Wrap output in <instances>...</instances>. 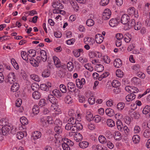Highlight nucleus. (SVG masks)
I'll return each mask as SVG.
<instances>
[{
	"label": "nucleus",
	"instance_id": "6ab92c4d",
	"mask_svg": "<svg viewBox=\"0 0 150 150\" xmlns=\"http://www.w3.org/2000/svg\"><path fill=\"white\" fill-rule=\"evenodd\" d=\"M54 96L52 95H49L47 99V100H49L52 104H56L57 102V99Z\"/></svg>",
	"mask_w": 150,
	"mask_h": 150
},
{
	"label": "nucleus",
	"instance_id": "a18cd8bd",
	"mask_svg": "<svg viewBox=\"0 0 150 150\" xmlns=\"http://www.w3.org/2000/svg\"><path fill=\"white\" fill-rule=\"evenodd\" d=\"M150 111V106L146 105L145 106L142 111V113L144 114L148 113Z\"/></svg>",
	"mask_w": 150,
	"mask_h": 150
},
{
	"label": "nucleus",
	"instance_id": "c03bdc74",
	"mask_svg": "<svg viewBox=\"0 0 150 150\" xmlns=\"http://www.w3.org/2000/svg\"><path fill=\"white\" fill-rule=\"evenodd\" d=\"M8 124V122L6 121L5 119H2L0 120V125L2 127L7 126Z\"/></svg>",
	"mask_w": 150,
	"mask_h": 150
},
{
	"label": "nucleus",
	"instance_id": "39448f33",
	"mask_svg": "<svg viewBox=\"0 0 150 150\" xmlns=\"http://www.w3.org/2000/svg\"><path fill=\"white\" fill-rule=\"evenodd\" d=\"M127 13L130 15H134L136 18H137L139 16L138 12H136L135 8L133 7H129L128 9Z\"/></svg>",
	"mask_w": 150,
	"mask_h": 150
},
{
	"label": "nucleus",
	"instance_id": "393cba45",
	"mask_svg": "<svg viewBox=\"0 0 150 150\" xmlns=\"http://www.w3.org/2000/svg\"><path fill=\"white\" fill-rule=\"evenodd\" d=\"M86 119L89 121H90L93 119V114L90 111L86 112Z\"/></svg>",
	"mask_w": 150,
	"mask_h": 150
},
{
	"label": "nucleus",
	"instance_id": "a878e982",
	"mask_svg": "<svg viewBox=\"0 0 150 150\" xmlns=\"http://www.w3.org/2000/svg\"><path fill=\"white\" fill-rule=\"evenodd\" d=\"M84 43L85 44L92 45L93 40L92 38L89 37H86L83 40Z\"/></svg>",
	"mask_w": 150,
	"mask_h": 150
},
{
	"label": "nucleus",
	"instance_id": "423d86ee",
	"mask_svg": "<svg viewBox=\"0 0 150 150\" xmlns=\"http://www.w3.org/2000/svg\"><path fill=\"white\" fill-rule=\"evenodd\" d=\"M76 82L77 87L81 89L82 88L83 85L85 83V80L84 78H82L81 80L78 79H76Z\"/></svg>",
	"mask_w": 150,
	"mask_h": 150
},
{
	"label": "nucleus",
	"instance_id": "603ef678",
	"mask_svg": "<svg viewBox=\"0 0 150 150\" xmlns=\"http://www.w3.org/2000/svg\"><path fill=\"white\" fill-rule=\"evenodd\" d=\"M144 136L146 138H149L150 137V130L149 129L145 130L144 132Z\"/></svg>",
	"mask_w": 150,
	"mask_h": 150
},
{
	"label": "nucleus",
	"instance_id": "13d9d810",
	"mask_svg": "<svg viewBox=\"0 0 150 150\" xmlns=\"http://www.w3.org/2000/svg\"><path fill=\"white\" fill-rule=\"evenodd\" d=\"M95 98L93 96H91L88 99V101L89 103L91 105L94 104L95 103Z\"/></svg>",
	"mask_w": 150,
	"mask_h": 150
},
{
	"label": "nucleus",
	"instance_id": "052dcab7",
	"mask_svg": "<svg viewBox=\"0 0 150 150\" xmlns=\"http://www.w3.org/2000/svg\"><path fill=\"white\" fill-rule=\"evenodd\" d=\"M38 104L41 107H43L46 104V101L44 99H41L39 101Z\"/></svg>",
	"mask_w": 150,
	"mask_h": 150
},
{
	"label": "nucleus",
	"instance_id": "c756f323",
	"mask_svg": "<svg viewBox=\"0 0 150 150\" xmlns=\"http://www.w3.org/2000/svg\"><path fill=\"white\" fill-rule=\"evenodd\" d=\"M34 115H37L39 112V107L37 105H35L32 109Z\"/></svg>",
	"mask_w": 150,
	"mask_h": 150
},
{
	"label": "nucleus",
	"instance_id": "aec40b11",
	"mask_svg": "<svg viewBox=\"0 0 150 150\" xmlns=\"http://www.w3.org/2000/svg\"><path fill=\"white\" fill-rule=\"evenodd\" d=\"M40 53L42 61L43 62H46L47 59V57L46 52L45 50H42L40 51Z\"/></svg>",
	"mask_w": 150,
	"mask_h": 150
},
{
	"label": "nucleus",
	"instance_id": "f704fd0d",
	"mask_svg": "<svg viewBox=\"0 0 150 150\" xmlns=\"http://www.w3.org/2000/svg\"><path fill=\"white\" fill-rule=\"evenodd\" d=\"M65 101L66 103L68 104H71L73 102L72 98L69 96H67L65 98Z\"/></svg>",
	"mask_w": 150,
	"mask_h": 150
},
{
	"label": "nucleus",
	"instance_id": "8fccbe9b",
	"mask_svg": "<svg viewBox=\"0 0 150 150\" xmlns=\"http://www.w3.org/2000/svg\"><path fill=\"white\" fill-rule=\"evenodd\" d=\"M86 24L88 26L91 27L94 25V22L92 19H88L86 21Z\"/></svg>",
	"mask_w": 150,
	"mask_h": 150
},
{
	"label": "nucleus",
	"instance_id": "e2e57ef3",
	"mask_svg": "<svg viewBox=\"0 0 150 150\" xmlns=\"http://www.w3.org/2000/svg\"><path fill=\"white\" fill-rule=\"evenodd\" d=\"M84 67L87 69L89 70L90 71H92L93 70V68L91 66V64L87 63L85 64Z\"/></svg>",
	"mask_w": 150,
	"mask_h": 150
},
{
	"label": "nucleus",
	"instance_id": "9d476101",
	"mask_svg": "<svg viewBox=\"0 0 150 150\" xmlns=\"http://www.w3.org/2000/svg\"><path fill=\"white\" fill-rule=\"evenodd\" d=\"M95 41L98 44H100L103 41V36L100 34H98L95 36Z\"/></svg>",
	"mask_w": 150,
	"mask_h": 150
},
{
	"label": "nucleus",
	"instance_id": "dca6fc26",
	"mask_svg": "<svg viewBox=\"0 0 150 150\" xmlns=\"http://www.w3.org/2000/svg\"><path fill=\"white\" fill-rule=\"evenodd\" d=\"M113 136L115 139L117 141H119L121 139V134L119 131H115L113 133Z\"/></svg>",
	"mask_w": 150,
	"mask_h": 150
},
{
	"label": "nucleus",
	"instance_id": "0eeeda50",
	"mask_svg": "<svg viewBox=\"0 0 150 150\" xmlns=\"http://www.w3.org/2000/svg\"><path fill=\"white\" fill-rule=\"evenodd\" d=\"M129 17L127 14H123L120 19L121 22L122 24H125L129 22Z\"/></svg>",
	"mask_w": 150,
	"mask_h": 150
},
{
	"label": "nucleus",
	"instance_id": "2eb2a0df",
	"mask_svg": "<svg viewBox=\"0 0 150 150\" xmlns=\"http://www.w3.org/2000/svg\"><path fill=\"white\" fill-rule=\"evenodd\" d=\"M82 136L80 133H77L74 135V139L76 142H79L82 140Z\"/></svg>",
	"mask_w": 150,
	"mask_h": 150
},
{
	"label": "nucleus",
	"instance_id": "c85d7f7f",
	"mask_svg": "<svg viewBox=\"0 0 150 150\" xmlns=\"http://www.w3.org/2000/svg\"><path fill=\"white\" fill-rule=\"evenodd\" d=\"M27 53L28 57L30 58L35 57L36 55V52L35 50L33 49H31L29 50Z\"/></svg>",
	"mask_w": 150,
	"mask_h": 150
},
{
	"label": "nucleus",
	"instance_id": "79ce46f5",
	"mask_svg": "<svg viewBox=\"0 0 150 150\" xmlns=\"http://www.w3.org/2000/svg\"><path fill=\"white\" fill-rule=\"evenodd\" d=\"M140 137L137 135H134L132 137V140L133 142L135 144L138 143L140 140Z\"/></svg>",
	"mask_w": 150,
	"mask_h": 150
},
{
	"label": "nucleus",
	"instance_id": "f3484780",
	"mask_svg": "<svg viewBox=\"0 0 150 150\" xmlns=\"http://www.w3.org/2000/svg\"><path fill=\"white\" fill-rule=\"evenodd\" d=\"M53 95L57 98H60L62 96V93L57 89H54L52 91Z\"/></svg>",
	"mask_w": 150,
	"mask_h": 150
},
{
	"label": "nucleus",
	"instance_id": "1a4fd4ad",
	"mask_svg": "<svg viewBox=\"0 0 150 150\" xmlns=\"http://www.w3.org/2000/svg\"><path fill=\"white\" fill-rule=\"evenodd\" d=\"M120 21L119 19L117 18H112L109 21V24L112 27H114L116 26Z\"/></svg>",
	"mask_w": 150,
	"mask_h": 150
},
{
	"label": "nucleus",
	"instance_id": "680f3d73",
	"mask_svg": "<svg viewBox=\"0 0 150 150\" xmlns=\"http://www.w3.org/2000/svg\"><path fill=\"white\" fill-rule=\"evenodd\" d=\"M97 71L100 72L103 71V66L100 64H98L96 65Z\"/></svg>",
	"mask_w": 150,
	"mask_h": 150
},
{
	"label": "nucleus",
	"instance_id": "9b49d317",
	"mask_svg": "<svg viewBox=\"0 0 150 150\" xmlns=\"http://www.w3.org/2000/svg\"><path fill=\"white\" fill-rule=\"evenodd\" d=\"M52 6L54 8L59 9H62L64 7L63 5L61 3L57 1L53 3Z\"/></svg>",
	"mask_w": 150,
	"mask_h": 150
},
{
	"label": "nucleus",
	"instance_id": "774afa93",
	"mask_svg": "<svg viewBox=\"0 0 150 150\" xmlns=\"http://www.w3.org/2000/svg\"><path fill=\"white\" fill-rule=\"evenodd\" d=\"M54 124L55 126H62V122L59 119H56L54 121Z\"/></svg>",
	"mask_w": 150,
	"mask_h": 150
},
{
	"label": "nucleus",
	"instance_id": "864d4df0",
	"mask_svg": "<svg viewBox=\"0 0 150 150\" xmlns=\"http://www.w3.org/2000/svg\"><path fill=\"white\" fill-rule=\"evenodd\" d=\"M125 106V104L123 103H120L117 105V108L118 110H123Z\"/></svg>",
	"mask_w": 150,
	"mask_h": 150
},
{
	"label": "nucleus",
	"instance_id": "69168bd1",
	"mask_svg": "<svg viewBox=\"0 0 150 150\" xmlns=\"http://www.w3.org/2000/svg\"><path fill=\"white\" fill-rule=\"evenodd\" d=\"M23 134L22 132H18L16 134V137L18 139H21L23 138Z\"/></svg>",
	"mask_w": 150,
	"mask_h": 150
},
{
	"label": "nucleus",
	"instance_id": "ddd939ff",
	"mask_svg": "<svg viewBox=\"0 0 150 150\" xmlns=\"http://www.w3.org/2000/svg\"><path fill=\"white\" fill-rule=\"evenodd\" d=\"M53 59L54 64L57 68H59L62 67L60 61L58 58L56 56H54Z\"/></svg>",
	"mask_w": 150,
	"mask_h": 150
},
{
	"label": "nucleus",
	"instance_id": "b1692460",
	"mask_svg": "<svg viewBox=\"0 0 150 150\" xmlns=\"http://www.w3.org/2000/svg\"><path fill=\"white\" fill-rule=\"evenodd\" d=\"M67 86L68 88V91L70 93L71 91H72L75 88V86L74 83L72 82H69L67 84Z\"/></svg>",
	"mask_w": 150,
	"mask_h": 150
},
{
	"label": "nucleus",
	"instance_id": "6e6552de",
	"mask_svg": "<svg viewBox=\"0 0 150 150\" xmlns=\"http://www.w3.org/2000/svg\"><path fill=\"white\" fill-rule=\"evenodd\" d=\"M111 12L109 9H106L104 11V20H107L109 19L111 15Z\"/></svg>",
	"mask_w": 150,
	"mask_h": 150
},
{
	"label": "nucleus",
	"instance_id": "bf43d9fd",
	"mask_svg": "<svg viewBox=\"0 0 150 150\" xmlns=\"http://www.w3.org/2000/svg\"><path fill=\"white\" fill-rule=\"evenodd\" d=\"M142 24L140 22H137L135 23L134 26V29L136 30H139L141 27Z\"/></svg>",
	"mask_w": 150,
	"mask_h": 150
},
{
	"label": "nucleus",
	"instance_id": "72a5a7b5",
	"mask_svg": "<svg viewBox=\"0 0 150 150\" xmlns=\"http://www.w3.org/2000/svg\"><path fill=\"white\" fill-rule=\"evenodd\" d=\"M107 124L108 126L112 127L115 125L114 121L111 119H108L107 121Z\"/></svg>",
	"mask_w": 150,
	"mask_h": 150
},
{
	"label": "nucleus",
	"instance_id": "3c124183",
	"mask_svg": "<svg viewBox=\"0 0 150 150\" xmlns=\"http://www.w3.org/2000/svg\"><path fill=\"white\" fill-rule=\"evenodd\" d=\"M60 90L63 93H65L67 92L66 86L63 84H61L59 86Z\"/></svg>",
	"mask_w": 150,
	"mask_h": 150
},
{
	"label": "nucleus",
	"instance_id": "a19ab883",
	"mask_svg": "<svg viewBox=\"0 0 150 150\" xmlns=\"http://www.w3.org/2000/svg\"><path fill=\"white\" fill-rule=\"evenodd\" d=\"M69 123L70 124L72 125H76V120L75 118L73 117H70L68 120Z\"/></svg>",
	"mask_w": 150,
	"mask_h": 150
},
{
	"label": "nucleus",
	"instance_id": "5701e85b",
	"mask_svg": "<svg viewBox=\"0 0 150 150\" xmlns=\"http://www.w3.org/2000/svg\"><path fill=\"white\" fill-rule=\"evenodd\" d=\"M50 74V72L48 69H44L42 72V76L43 77H49Z\"/></svg>",
	"mask_w": 150,
	"mask_h": 150
},
{
	"label": "nucleus",
	"instance_id": "bb28decb",
	"mask_svg": "<svg viewBox=\"0 0 150 150\" xmlns=\"http://www.w3.org/2000/svg\"><path fill=\"white\" fill-rule=\"evenodd\" d=\"M89 145V143L86 141L82 142L79 143V146L80 147L85 149Z\"/></svg>",
	"mask_w": 150,
	"mask_h": 150
},
{
	"label": "nucleus",
	"instance_id": "473e14b6",
	"mask_svg": "<svg viewBox=\"0 0 150 150\" xmlns=\"http://www.w3.org/2000/svg\"><path fill=\"white\" fill-rule=\"evenodd\" d=\"M116 125L118 129L120 131H121L123 127L122 121L120 120H118L116 122Z\"/></svg>",
	"mask_w": 150,
	"mask_h": 150
},
{
	"label": "nucleus",
	"instance_id": "49530a36",
	"mask_svg": "<svg viewBox=\"0 0 150 150\" xmlns=\"http://www.w3.org/2000/svg\"><path fill=\"white\" fill-rule=\"evenodd\" d=\"M131 117L135 119H138L140 117V115L139 113L137 112H134L133 113H132Z\"/></svg>",
	"mask_w": 150,
	"mask_h": 150
},
{
	"label": "nucleus",
	"instance_id": "de8ad7c7",
	"mask_svg": "<svg viewBox=\"0 0 150 150\" xmlns=\"http://www.w3.org/2000/svg\"><path fill=\"white\" fill-rule=\"evenodd\" d=\"M131 36L129 34L125 35L124 36V39L125 41L127 43L130 42L131 40Z\"/></svg>",
	"mask_w": 150,
	"mask_h": 150
},
{
	"label": "nucleus",
	"instance_id": "4468645a",
	"mask_svg": "<svg viewBox=\"0 0 150 150\" xmlns=\"http://www.w3.org/2000/svg\"><path fill=\"white\" fill-rule=\"evenodd\" d=\"M122 61L119 58H117L115 60L114 62V65L115 67L118 68L122 66Z\"/></svg>",
	"mask_w": 150,
	"mask_h": 150
},
{
	"label": "nucleus",
	"instance_id": "6e6d98bb",
	"mask_svg": "<svg viewBox=\"0 0 150 150\" xmlns=\"http://www.w3.org/2000/svg\"><path fill=\"white\" fill-rule=\"evenodd\" d=\"M31 87L32 90L35 91L38 90L39 85L36 83H33L31 85Z\"/></svg>",
	"mask_w": 150,
	"mask_h": 150
},
{
	"label": "nucleus",
	"instance_id": "4be33fe9",
	"mask_svg": "<svg viewBox=\"0 0 150 150\" xmlns=\"http://www.w3.org/2000/svg\"><path fill=\"white\" fill-rule=\"evenodd\" d=\"M11 88V91L13 92L17 91L19 88V85L17 83H13Z\"/></svg>",
	"mask_w": 150,
	"mask_h": 150
},
{
	"label": "nucleus",
	"instance_id": "338daca9",
	"mask_svg": "<svg viewBox=\"0 0 150 150\" xmlns=\"http://www.w3.org/2000/svg\"><path fill=\"white\" fill-rule=\"evenodd\" d=\"M110 61V59L107 56H104V62L105 63L107 64H109Z\"/></svg>",
	"mask_w": 150,
	"mask_h": 150
},
{
	"label": "nucleus",
	"instance_id": "412c9836",
	"mask_svg": "<svg viewBox=\"0 0 150 150\" xmlns=\"http://www.w3.org/2000/svg\"><path fill=\"white\" fill-rule=\"evenodd\" d=\"M41 96V93L38 90L35 91L32 94L33 97L35 99H38L40 98Z\"/></svg>",
	"mask_w": 150,
	"mask_h": 150
},
{
	"label": "nucleus",
	"instance_id": "5fc2aeb1",
	"mask_svg": "<svg viewBox=\"0 0 150 150\" xmlns=\"http://www.w3.org/2000/svg\"><path fill=\"white\" fill-rule=\"evenodd\" d=\"M55 131L57 134L61 133L62 132L61 126H55L54 128Z\"/></svg>",
	"mask_w": 150,
	"mask_h": 150
},
{
	"label": "nucleus",
	"instance_id": "4c0bfd02",
	"mask_svg": "<svg viewBox=\"0 0 150 150\" xmlns=\"http://www.w3.org/2000/svg\"><path fill=\"white\" fill-rule=\"evenodd\" d=\"M132 82L133 83L135 84H139L141 82L140 79L139 78L134 77L132 79Z\"/></svg>",
	"mask_w": 150,
	"mask_h": 150
},
{
	"label": "nucleus",
	"instance_id": "2f4dec72",
	"mask_svg": "<svg viewBox=\"0 0 150 150\" xmlns=\"http://www.w3.org/2000/svg\"><path fill=\"white\" fill-rule=\"evenodd\" d=\"M21 55L22 58L24 60L28 62V54H27V53L25 51H22L21 52Z\"/></svg>",
	"mask_w": 150,
	"mask_h": 150
},
{
	"label": "nucleus",
	"instance_id": "c9c22d12",
	"mask_svg": "<svg viewBox=\"0 0 150 150\" xmlns=\"http://www.w3.org/2000/svg\"><path fill=\"white\" fill-rule=\"evenodd\" d=\"M20 121L21 124L23 125H27L28 124V120L25 117H21Z\"/></svg>",
	"mask_w": 150,
	"mask_h": 150
},
{
	"label": "nucleus",
	"instance_id": "37998d69",
	"mask_svg": "<svg viewBox=\"0 0 150 150\" xmlns=\"http://www.w3.org/2000/svg\"><path fill=\"white\" fill-rule=\"evenodd\" d=\"M67 68L70 71H71L74 69V64L73 63L71 62H69L67 65Z\"/></svg>",
	"mask_w": 150,
	"mask_h": 150
},
{
	"label": "nucleus",
	"instance_id": "f03ea898",
	"mask_svg": "<svg viewBox=\"0 0 150 150\" xmlns=\"http://www.w3.org/2000/svg\"><path fill=\"white\" fill-rule=\"evenodd\" d=\"M40 122L42 126L45 127L48 126L49 124H51L53 123L52 118L50 116L47 117L46 120L43 117H41Z\"/></svg>",
	"mask_w": 150,
	"mask_h": 150
},
{
	"label": "nucleus",
	"instance_id": "7c9ffc66",
	"mask_svg": "<svg viewBox=\"0 0 150 150\" xmlns=\"http://www.w3.org/2000/svg\"><path fill=\"white\" fill-rule=\"evenodd\" d=\"M106 114L109 116H111L114 114V112L113 110L110 108H108L105 111Z\"/></svg>",
	"mask_w": 150,
	"mask_h": 150
},
{
	"label": "nucleus",
	"instance_id": "a211bd4d",
	"mask_svg": "<svg viewBox=\"0 0 150 150\" xmlns=\"http://www.w3.org/2000/svg\"><path fill=\"white\" fill-rule=\"evenodd\" d=\"M136 98V95L134 93H130L127 95L125 98L126 101L129 102L131 101Z\"/></svg>",
	"mask_w": 150,
	"mask_h": 150
},
{
	"label": "nucleus",
	"instance_id": "e433bc0d",
	"mask_svg": "<svg viewBox=\"0 0 150 150\" xmlns=\"http://www.w3.org/2000/svg\"><path fill=\"white\" fill-rule=\"evenodd\" d=\"M112 86L113 87H119L120 85V82L118 80H114L112 83Z\"/></svg>",
	"mask_w": 150,
	"mask_h": 150
},
{
	"label": "nucleus",
	"instance_id": "4d7b16f0",
	"mask_svg": "<svg viewBox=\"0 0 150 150\" xmlns=\"http://www.w3.org/2000/svg\"><path fill=\"white\" fill-rule=\"evenodd\" d=\"M46 84H42L40 85V88L41 90L47 91H49V89L47 86Z\"/></svg>",
	"mask_w": 150,
	"mask_h": 150
},
{
	"label": "nucleus",
	"instance_id": "0e129e2a",
	"mask_svg": "<svg viewBox=\"0 0 150 150\" xmlns=\"http://www.w3.org/2000/svg\"><path fill=\"white\" fill-rule=\"evenodd\" d=\"M122 72L120 69H117L116 71V76L119 77L121 78L123 77Z\"/></svg>",
	"mask_w": 150,
	"mask_h": 150
},
{
	"label": "nucleus",
	"instance_id": "20e7f679",
	"mask_svg": "<svg viewBox=\"0 0 150 150\" xmlns=\"http://www.w3.org/2000/svg\"><path fill=\"white\" fill-rule=\"evenodd\" d=\"M83 129L82 125L80 123L77 122L76 125H72L71 131L74 133H75L77 130H80Z\"/></svg>",
	"mask_w": 150,
	"mask_h": 150
},
{
	"label": "nucleus",
	"instance_id": "09e8293b",
	"mask_svg": "<svg viewBox=\"0 0 150 150\" xmlns=\"http://www.w3.org/2000/svg\"><path fill=\"white\" fill-rule=\"evenodd\" d=\"M30 78L36 81H40L39 77L35 74H32L30 75Z\"/></svg>",
	"mask_w": 150,
	"mask_h": 150
},
{
	"label": "nucleus",
	"instance_id": "ea45409f",
	"mask_svg": "<svg viewBox=\"0 0 150 150\" xmlns=\"http://www.w3.org/2000/svg\"><path fill=\"white\" fill-rule=\"evenodd\" d=\"M112 82L111 81H108L105 85V89L109 91L112 88Z\"/></svg>",
	"mask_w": 150,
	"mask_h": 150
},
{
	"label": "nucleus",
	"instance_id": "58836bf2",
	"mask_svg": "<svg viewBox=\"0 0 150 150\" xmlns=\"http://www.w3.org/2000/svg\"><path fill=\"white\" fill-rule=\"evenodd\" d=\"M128 28L130 29L132 27H134L135 24V21L134 19L131 20L129 22H128Z\"/></svg>",
	"mask_w": 150,
	"mask_h": 150
},
{
	"label": "nucleus",
	"instance_id": "7ed1b4c3",
	"mask_svg": "<svg viewBox=\"0 0 150 150\" xmlns=\"http://www.w3.org/2000/svg\"><path fill=\"white\" fill-rule=\"evenodd\" d=\"M16 77L15 74L13 72L9 73L8 75V79L6 80L8 83L12 84L16 81Z\"/></svg>",
	"mask_w": 150,
	"mask_h": 150
},
{
	"label": "nucleus",
	"instance_id": "f8f14e48",
	"mask_svg": "<svg viewBox=\"0 0 150 150\" xmlns=\"http://www.w3.org/2000/svg\"><path fill=\"white\" fill-rule=\"evenodd\" d=\"M41 136V134L39 131H35L32 135V138L33 139H36L40 138Z\"/></svg>",
	"mask_w": 150,
	"mask_h": 150
},
{
	"label": "nucleus",
	"instance_id": "f257e3e1",
	"mask_svg": "<svg viewBox=\"0 0 150 150\" xmlns=\"http://www.w3.org/2000/svg\"><path fill=\"white\" fill-rule=\"evenodd\" d=\"M63 143L62 144V146L64 150H70L69 146H72L74 143L70 139L67 138H64L63 139Z\"/></svg>",
	"mask_w": 150,
	"mask_h": 150
},
{
	"label": "nucleus",
	"instance_id": "cd10ccee",
	"mask_svg": "<svg viewBox=\"0 0 150 150\" xmlns=\"http://www.w3.org/2000/svg\"><path fill=\"white\" fill-rule=\"evenodd\" d=\"M30 63L32 66L34 67H37L38 66V63L37 61L34 59L30 58L29 59Z\"/></svg>",
	"mask_w": 150,
	"mask_h": 150
}]
</instances>
